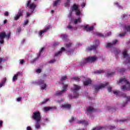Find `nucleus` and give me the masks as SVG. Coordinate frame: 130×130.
I'll list each match as a JSON object with an SVG mask.
<instances>
[{
    "label": "nucleus",
    "mask_w": 130,
    "mask_h": 130,
    "mask_svg": "<svg viewBox=\"0 0 130 130\" xmlns=\"http://www.w3.org/2000/svg\"><path fill=\"white\" fill-rule=\"evenodd\" d=\"M122 82H123V83H125L126 84V86L125 85H123L121 86V90L123 91H127V90H130L129 82H128L125 78H122L119 81V83H122Z\"/></svg>",
    "instance_id": "f257e3e1"
},
{
    "label": "nucleus",
    "mask_w": 130,
    "mask_h": 130,
    "mask_svg": "<svg viewBox=\"0 0 130 130\" xmlns=\"http://www.w3.org/2000/svg\"><path fill=\"white\" fill-rule=\"evenodd\" d=\"M5 38H6V39H9V38H11V32H9L7 35L5 31H2L0 32L1 44H4V43H5V41L4 40Z\"/></svg>",
    "instance_id": "f03ea898"
},
{
    "label": "nucleus",
    "mask_w": 130,
    "mask_h": 130,
    "mask_svg": "<svg viewBox=\"0 0 130 130\" xmlns=\"http://www.w3.org/2000/svg\"><path fill=\"white\" fill-rule=\"evenodd\" d=\"M95 60H97V57L94 56L92 57H88L86 58L84 60L82 61L80 63V66L83 67L84 64H86V63H88V62H94Z\"/></svg>",
    "instance_id": "7ed1b4c3"
},
{
    "label": "nucleus",
    "mask_w": 130,
    "mask_h": 130,
    "mask_svg": "<svg viewBox=\"0 0 130 130\" xmlns=\"http://www.w3.org/2000/svg\"><path fill=\"white\" fill-rule=\"evenodd\" d=\"M32 119L36 120V121H41V113L39 111H35L33 113L32 117Z\"/></svg>",
    "instance_id": "20e7f679"
},
{
    "label": "nucleus",
    "mask_w": 130,
    "mask_h": 130,
    "mask_svg": "<svg viewBox=\"0 0 130 130\" xmlns=\"http://www.w3.org/2000/svg\"><path fill=\"white\" fill-rule=\"evenodd\" d=\"M81 90V86L76 84H74V87L72 88V91L74 93V98H78L79 97V93L78 91Z\"/></svg>",
    "instance_id": "39448f33"
},
{
    "label": "nucleus",
    "mask_w": 130,
    "mask_h": 130,
    "mask_svg": "<svg viewBox=\"0 0 130 130\" xmlns=\"http://www.w3.org/2000/svg\"><path fill=\"white\" fill-rule=\"evenodd\" d=\"M123 57L124 58L126 57L125 63H130V57L128 54H127V49H125L123 52Z\"/></svg>",
    "instance_id": "423d86ee"
},
{
    "label": "nucleus",
    "mask_w": 130,
    "mask_h": 130,
    "mask_svg": "<svg viewBox=\"0 0 130 130\" xmlns=\"http://www.w3.org/2000/svg\"><path fill=\"white\" fill-rule=\"evenodd\" d=\"M27 7L31 11H35V9H36V4H31V0H29L27 1V3L26 4Z\"/></svg>",
    "instance_id": "0eeeda50"
},
{
    "label": "nucleus",
    "mask_w": 130,
    "mask_h": 130,
    "mask_svg": "<svg viewBox=\"0 0 130 130\" xmlns=\"http://www.w3.org/2000/svg\"><path fill=\"white\" fill-rule=\"evenodd\" d=\"M68 85L67 84L63 85L62 90L60 91H56L55 95L56 96H60V95H62L63 93L66 92L67 89L68 88Z\"/></svg>",
    "instance_id": "6e6552de"
},
{
    "label": "nucleus",
    "mask_w": 130,
    "mask_h": 130,
    "mask_svg": "<svg viewBox=\"0 0 130 130\" xmlns=\"http://www.w3.org/2000/svg\"><path fill=\"white\" fill-rule=\"evenodd\" d=\"M107 85H108V82L106 83L105 84H102L100 85H94V90L95 91H99V90L105 88Z\"/></svg>",
    "instance_id": "1a4fd4ad"
},
{
    "label": "nucleus",
    "mask_w": 130,
    "mask_h": 130,
    "mask_svg": "<svg viewBox=\"0 0 130 130\" xmlns=\"http://www.w3.org/2000/svg\"><path fill=\"white\" fill-rule=\"evenodd\" d=\"M84 30H86V32H91V31H93L94 30V26L92 25L90 27H89V25L86 24V25H84Z\"/></svg>",
    "instance_id": "9d476101"
},
{
    "label": "nucleus",
    "mask_w": 130,
    "mask_h": 130,
    "mask_svg": "<svg viewBox=\"0 0 130 130\" xmlns=\"http://www.w3.org/2000/svg\"><path fill=\"white\" fill-rule=\"evenodd\" d=\"M20 17H23V12L21 10H19L18 14L15 15L14 17V20L15 21H18L20 19Z\"/></svg>",
    "instance_id": "9b49d317"
},
{
    "label": "nucleus",
    "mask_w": 130,
    "mask_h": 130,
    "mask_svg": "<svg viewBox=\"0 0 130 130\" xmlns=\"http://www.w3.org/2000/svg\"><path fill=\"white\" fill-rule=\"evenodd\" d=\"M38 84L42 86V90H44L46 88V84L44 83V80H41L38 82Z\"/></svg>",
    "instance_id": "f8f14e48"
},
{
    "label": "nucleus",
    "mask_w": 130,
    "mask_h": 130,
    "mask_svg": "<svg viewBox=\"0 0 130 130\" xmlns=\"http://www.w3.org/2000/svg\"><path fill=\"white\" fill-rule=\"evenodd\" d=\"M50 29V26L48 25L47 27H46V28L45 29H43V30H41L39 32V35L40 36H41V37H42V35L43 34V33H45V32H47V31Z\"/></svg>",
    "instance_id": "ddd939ff"
},
{
    "label": "nucleus",
    "mask_w": 130,
    "mask_h": 130,
    "mask_svg": "<svg viewBox=\"0 0 130 130\" xmlns=\"http://www.w3.org/2000/svg\"><path fill=\"white\" fill-rule=\"evenodd\" d=\"M118 42L117 40H115L112 41L111 43H108L106 45V47H111V46H113V45H115Z\"/></svg>",
    "instance_id": "4468645a"
},
{
    "label": "nucleus",
    "mask_w": 130,
    "mask_h": 130,
    "mask_svg": "<svg viewBox=\"0 0 130 130\" xmlns=\"http://www.w3.org/2000/svg\"><path fill=\"white\" fill-rule=\"evenodd\" d=\"M97 47L95 46H90L86 48V51H92V50H96Z\"/></svg>",
    "instance_id": "2eb2a0df"
},
{
    "label": "nucleus",
    "mask_w": 130,
    "mask_h": 130,
    "mask_svg": "<svg viewBox=\"0 0 130 130\" xmlns=\"http://www.w3.org/2000/svg\"><path fill=\"white\" fill-rule=\"evenodd\" d=\"M78 10H79V5H77L76 4H74L72 6L71 11L74 12V11H77Z\"/></svg>",
    "instance_id": "dca6fc26"
},
{
    "label": "nucleus",
    "mask_w": 130,
    "mask_h": 130,
    "mask_svg": "<svg viewBox=\"0 0 130 130\" xmlns=\"http://www.w3.org/2000/svg\"><path fill=\"white\" fill-rule=\"evenodd\" d=\"M62 108H64L65 109H71L72 108V105L71 104H64L61 106Z\"/></svg>",
    "instance_id": "f3484780"
},
{
    "label": "nucleus",
    "mask_w": 130,
    "mask_h": 130,
    "mask_svg": "<svg viewBox=\"0 0 130 130\" xmlns=\"http://www.w3.org/2000/svg\"><path fill=\"white\" fill-rule=\"evenodd\" d=\"M68 79V77H67V75H64V76H62L61 79H60V81L61 82L62 85H63L64 82Z\"/></svg>",
    "instance_id": "a211bd4d"
},
{
    "label": "nucleus",
    "mask_w": 130,
    "mask_h": 130,
    "mask_svg": "<svg viewBox=\"0 0 130 130\" xmlns=\"http://www.w3.org/2000/svg\"><path fill=\"white\" fill-rule=\"evenodd\" d=\"M66 50V49L64 47L61 48V50L58 52L57 53H56L55 54V56H57V55H59V54L62 53V51H64Z\"/></svg>",
    "instance_id": "6ab92c4d"
},
{
    "label": "nucleus",
    "mask_w": 130,
    "mask_h": 130,
    "mask_svg": "<svg viewBox=\"0 0 130 130\" xmlns=\"http://www.w3.org/2000/svg\"><path fill=\"white\" fill-rule=\"evenodd\" d=\"M87 111L89 114H91L92 113V111H94V108L92 107H88L87 108Z\"/></svg>",
    "instance_id": "aec40b11"
},
{
    "label": "nucleus",
    "mask_w": 130,
    "mask_h": 130,
    "mask_svg": "<svg viewBox=\"0 0 130 130\" xmlns=\"http://www.w3.org/2000/svg\"><path fill=\"white\" fill-rule=\"evenodd\" d=\"M78 23H82V18H78L74 20V24L75 25H77V24H78Z\"/></svg>",
    "instance_id": "412c9836"
},
{
    "label": "nucleus",
    "mask_w": 130,
    "mask_h": 130,
    "mask_svg": "<svg viewBox=\"0 0 130 130\" xmlns=\"http://www.w3.org/2000/svg\"><path fill=\"white\" fill-rule=\"evenodd\" d=\"M67 28L68 29H69L70 31H74V30H77V28H74L72 25H70V23H69Z\"/></svg>",
    "instance_id": "4be33fe9"
},
{
    "label": "nucleus",
    "mask_w": 130,
    "mask_h": 130,
    "mask_svg": "<svg viewBox=\"0 0 130 130\" xmlns=\"http://www.w3.org/2000/svg\"><path fill=\"white\" fill-rule=\"evenodd\" d=\"M7 82V78L5 77L3 79V80L0 83V88H2L4 85H5V83Z\"/></svg>",
    "instance_id": "5701e85b"
},
{
    "label": "nucleus",
    "mask_w": 130,
    "mask_h": 130,
    "mask_svg": "<svg viewBox=\"0 0 130 130\" xmlns=\"http://www.w3.org/2000/svg\"><path fill=\"white\" fill-rule=\"evenodd\" d=\"M125 98H127V101L125 103L122 105V107H124L126 104H127V101H130V96H127L126 95H125Z\"/></svg>",
    "instance_id": "b1692460"
},
{
    "label": "nucleus",
    "mask_w": 130,
    "mask_h": 130,
    "mask_svg": "<svg viewBox=\"0 0 130 130\" xmlns=\"http://www.w3.org/2000/svg\"><path fill=\"white\" fill-rule=\"evenodd\" d=\"M50 109H56V107H54L53 108L52 107H45L44 108V110L45 111H48L49 110H50Z\"/></svg>",
    "instance_id": "393cba45"
},
{
    "label": "nucleus",
    "mask_w": 130,
    "mask_h": 130,
    "mask_svg": "<svg viewBox=\"0 0 130 130\" xmlns=\"http://www.w3.org/2000/svg\"><path fill=\"white\" fill-rule=\"evenodd\" d=\"M78 123H82V124H84V125H88V122L85 120H80L78 122Z\"/></svg>",
    "instance_id": "a878e982"
},
{
    "label": "nucleus",
    "mask_w": 130,
    "mask_h": 130,
    "mask_svg": "<svg viewBox=\"0 0 130 130\" xmlns=\"http://www.w3.org/2000/svg\"><path fill=\"white\" fill-rule=\"evenodd\" d=\"M92 81H91V80H87V81H85L84 82V86H88V85H89V84H91V82Z\"/></svg>",
    "instance_id": "bb28decb"
},
{
    "label": "nucleus",
    "mask_w": 130,
    "mask_h": 130,
    "mask_svg": "<svg viewBox=\"0 0 130 130\" xmlns=\"http://www.w3.org/2000/svg\"><path fill=\"white\" fill-rule=\"evenodd\" d=\"M60 3V0H56L54 2L53 7H56L58 5V3Z\"/></svg>",
    "instance_id": "cd10ccee"
},
{
    "label": "nucleus",
    "mask_w": 130,
    "mask_h": 130,
    "mask_svg": "<svg viewBox=\"0 0 130 130\" xmlns=\"http://www.w3.org/2000/svg\"><path fill=\"white\" fill-rule=\"evenodd\" d=\"M40 121H36V128H39L40 127Z\"/></svg>",
    "instance_id": "c85d7f7f"
},
{
    "label": "nucleus",
    "mask_w": 130,
    "mask_h": 130,
    "mask_svg": "<svg viewBox=\"0 0 130 130\" xmlns=\"http://www.w3.org/2000/svg\"><path fill=\"white\" fill-rule=\"evenodd\" d=\"M73 52H74V51L73 50L66 51V53H67L68 55H71L72 53H73Z\"/></svg>",
    "instance_id": "c756f323"
},
{
    "label": "nucleus",
    "mask_w": 130,
    "mask_h": 130,
    "mask_svg": "<svg viewBox=\"0 0 130 130\" xmlns=\"http://www.w3.org/2000/svg\"><path fill=\"white\" fill-rule=\"evenodd\" d=\"M72 44H73L72 43H69L66 44V48H70V47H71Z\"/></svg>",
    "instance_id": "7c9ffc66"
},
{
    "label": "nucleus",
    "mask_w": 130,
    "mask_h": 130,
    "mask_svg": "<svg viewBox=\"0 0 130 130\" xmlns=\"http://www.w3.org/2000/svg\"><path fill=\"white\" fill-rule=\"evenodd\" d=\"M115 74V72H108L107 74L108 77H112V76L114 75Z\"/></svg>",
    "instance_id": "2f4dec72"
},
{
    "label": "nucleus",
    "mask_w": 130,
    "mask_h": 130,
    "mask_svg": "<svg viewBox=\"0 0 130 130\" xmlns=\"http://www.w3.org/2000/svg\"><path fill=\"white\" fill-rule=\"evenodd\" d=\"M104 73V70H98L95 72V74H103Z\"/></svg>",
    "instance_id": "473e14b6"
},
{
    "label": "nucleus",
    "mask_w": 130,
    "mask_h": 130,
    "mask_svg": "<svg viewBox=\"0 0 130 130\" xmlns=\"http://www.w3.org/2000/svg\"><path fill=\"white\" fill-rule=\"evenodd\" d=\"M76 14L77 16H80L81 15V11H80V9H78L77 10H75Z\"/></svg>",
    "instance_id": "72a5a7b5"
},
{
    "label": "nucleus",
    "mask_w": 130,
    "mask_h": 130,
    "mask_svg": "<svg viewBox=\"0 0 130 130\" xmlns=\"http://www.w3.org/2000/svg\"><path fill=\"white\" fill-rule=\"evenodd\" d=\"M126 70L124 68H122L119 69V73H120V74H123V73H124L125 72Z\"/></svg>",
    "instance_id": "f704fd0d"
},
{
    "label": "nucleus",
    "mask_w": 130,
    "mask_h": 130,
    "mask_svg": "<svg viewBox=\"0 0 130 130\" xmlns=\"http://www.w3.org/2000/svg\"><path fill=\"white\" fill-rule=\"evenodd\" d=\"M18 80V76L15 74L13 77V81L16 82Z\"/></svg>",
    "instance_id": "c9c22d12"
},
{
    "label": "nucleus",
    "mask_w": 130,
    "mask_h": 130,
    "mask_svg": "<svg viewBox=\"0 0 130 130\" xmlns=\"http://www.w3.org/2000/svg\"><path fill=\"white\" fill-rule=\"evenodd\" d=\"M43 51H44V47H43L41 48L40 53L38 54V57H39L40 56V55H41V53H42V52H43Z\"/></svg>",
    "instance_id": "e433bc0d"
},
{
    "label": "nucleus",
    "mask_w": 130,
    "mask_h": 130,
    "mask_svg": "<svg viewBox=\"0 0 130 130\" xmlns=\"http://www.w3.org/2000/svg\"><path fill=\"white\" fill-rule=\"evenodd\" d=\"M96 35L97 36H99L100 37H105L104 35L99 32H96Z\"/></svg>",
    "instance_id": "4c0bfd02"
},
{
    "label": "nucleus",
    "mask_w": 130,
    "mask_h": 130,
    "mask_svg": "<svg viewBox=\"0 0 130 130\" xmlns=\"http://www.w3.org/2000/svg\"><path fill=\"white\" fill-rule=\"evenodd\" d=\"M120 53V50H115V55H117V54Z\"/></svg>",
    "instance_id": "58836bf2"
},
{
    "label": "nucleus",
    "mask_w": 130,
    "mask_h": 130,
    "mask_svg": "<svg viewBox=\"0 0 130 130\" xmlns=\"http://www.w3.org/2000/svg\"><path fill=\"white\" fill-rule=\"evenodd\" d=\"M125 34H126V32L125 31H124V32H123L122 34H120L119 35V36H120V37H123V36H125Z\"/></svg>",
    "instance_id": "ea45409f"
},
{
    "label": "nucleus",
    "mask_w": 130,
    "mask_h": 130,
    "mask_svg": "<svg viewBox=\"0 0 130 130\" xmlns=\"http://www.w3.org/2000/svg\"><path fill=\"white\" fill-rule=\"evenodd\" d=\"M56 60L55 59H53L49 61V63H54Z\"/></svg>",
    "instance_id": "a19ab883"
},
{
    "label": "nucleus",
    "mask_w": 130,
    "mask_h": 130,
    "mask_svg": "<svg viewBox=\"0 0 130 130\" xmlns=\"http://www.w3.org/2000/svg\"><path fill=\"white\" fill-rule=\"evenodd\" d=\"M73 80H75V81H76L77 82H78V81H80V78L75 77H73Z\"/></svg>",
    "instance_id": "79ce46f5"
},
{
    "label": "nucleus",
    "mask_w": 130,
    "mask_h": 130,
    "mask_svg": "<svg viewBox=\"0 0 130 130\" xmlns=\"http://www.w3.org/2000/svg\"><path fill=\"white\" fill-rule=\"evenodd\" d=\"M125 29H126V31H127L128 32H130V26L128 25V26L125 27Z\"/></svg>",
    "instance_id": "37998d69"
},
{
    "label": "nucleus",
    "mask_w": 130,
    "mask_h": 130,
    "mask_svg": "<svg viewBox=\"0 0 130 130\" xmlns=\"http://www.w3.org/2000/svg\"><path fill=\"white\" fill-rule=\"evenodd\" d=\"M47 101H49V99H46L45 100L43 101L42 102V104H44L45 103H46V102H47Z\"/></svg>",
    "instance_id": "c03bdc74"
},
{
    "label": "nucleus",
    "mask_w": 130,
    "mask_h": 130,
    "mask_svg": "<svg viewBox=\"0 0 130 130\" xmlns=\"http://www.w3.org/2000/svg\"><path fill=\"white\" fill-rule=\"evenodd\" d=\"M61 37L62 39H67V37H68V36H67L66 35H63L61 36Z\"/></svg>",
    "instance_id": "a18cd8bd"
},
{
    "label": "nucleus",
    "mask_w": 130,
    "mask_h": 130,
    "mask_svg": "<svg viewBox=\"0 0 130 130\" xmlns=\"http://www.w3.org/2000/svg\"><path fill=\"white\" fill-rule=\"evenodd\" d=\"M16 75L17 77L21 76H22V72H17V74H16Z\"/></svg>",
    "instance_id": "49530a36"
},
{
    "label": "nucleus",
    "mask_w": 130,
    "mask_h": 130,
    "mask_svg": "<svg viewBox=\"0 0 130 130\" xmlns=\"http://www.w3.org/2000/svg\"><path fill=\"white\" fill-rule=\"evenodd\" d=\"M28 23H29V20H26L24 21L23 25H27Z\"/></svg>",
    "instance_id": "de8ad7c7"
},
{
    "label": "nucleus",
    "mask_w": 130,
    "mask_h": 130,
    "mask_svg": "<svg viewBox=\"0 0 130 130\" xmlns=\"http://www.w3.org/2000/svg\"><path fill=\"white\" fill-rule=\"evenodd\" d=\"M111 32H108L105 35V37H107V36H111Z\"/></svg>",
    "instance_id": "09e8293b"
},
{
    "label": "nucleus",
    "mask_w": 130,
    "mask_h": 130,
    "mask_svg": "<svg viewBox=\"0 0 130 130\" xmlns=\"http://www.w3.org/2000/svg\"><path fill=\"white\" fill-rule=\"evenodd\" d=\"M6 60L4 58H0V64L3 62V61H5Z\"/></svg>",
    "instance_id": "8fccbe9b"
},
{
    "label": "nucleus",
    "mask_w": 130,
    "mask_h": 130,
    "mask_svg": "<svg viewBox=\"0 0 130 130\" xmlns=\"http://www.w3.org/2000/svg\"><path fill=\"white\" fill-rule=\"evenodd\" d=\"M119 121L120 123H121V122H124V121H126V119L124 120H119V121H117V122Z\"/></svg>",
    "instance_id": "3c124183"
},
{
    "label": "nucleus",
    "mask_w": 130,
    "mask_h": 130,
    "mask_svg": "<svg viewBox=\"0 0 130 130\" xmlns=\"http://www.w3.org/2000/svg\"><path fill=\"white\" fill-rule=\"evenodd\" d=\"M16 32H17L18 33H20V32H21V27H19L17 28Z\"/></svg>",
    "instance_id": "603ef678"
},
{
    "label": "nucleus",
    "mask_w": 130,
    "mask_h": 130,
    "mask_svg": "<svg viewBox=\"0 0 130 130\" xmlns=\"http://www.w3.org/2000/svg\"><path fill=\"white\" fill-rule=\"evenodd\" d=\"M75 120V118L74 117H72L71 119L70 120V122H73Z\"/></svg>",
    "instance_id": "864d4df0"
},
{
    "label": "nucleus",
    "mask_w": 130,
    "mask_h": 130,
    "mask_svg": "<svg viewBox=\"0 0 130 130\" xmlns=\"http://www.w3.org/2000/svg\"><path fill=\"white\" fill-rule=\"evenodd\" d=\"M5 16H6V17H8L9 16V12L6 11L5 12V13H4Z\"/></svg>",
    "instance_id": "5fc2aeb1"
},
{
    "label": "nucleus",
    "mask_w": 130,
    "mask_h": 130,
    "mask_svg": "<svg viewBox=\"0 0 130 130\" xmlns=\"http://www.w3.org/2000/svg\"><path fill=\"white\" fill-rule=\"evenodd\" d=\"M112 90V88H111V87L109 86L108 87V92H111Z\"/></svg>",
    "instance_id": "6e6d98bb"
},
{
    "label": "nucleus",
    "mask_w": 130,
    "mask_h": 130,
    "mask_svg": "<svg viewBox=\"0 0 130 130\" xmlns=\"http://www.w3.org/2000/svg\"><path fill=\"white\" fill-rule=\"evenodd\" d=\"M21 100H22V98H21V97H19L17 99V102H20V101H21Z\"/></svg>",
    "instance_id": "4d7b16f0"
},
{
    "label": "nucleus",
    "mask_w": 130,
    "mask_h": 130,
    "mask_svg": "<svg viewBox=\"0 0 130 130\" xmlns=\"http://www.w3.org/2000/svg\"><path fill=\"white\" fill-rule=\"evenodd\" d=\"M24 62H25V60L24 59H22L20 61V63L21 64V66H23V63H24Z\"/></svg>",
    "instance_id": "13d9d810"
},
{
    "label": "nucleus",
    "mask_w": 130,
    "mask_h": 130,
    "mask_svg": "<svg viewBox=\"0 0 130 130\" xmlns=\"http://www.w3.org/2000/svg\"><path fill=\"white\" fill-rule=\"evenodd\" d=\"M118 93H119V92H117L115 91H113V93L115 94V95H116V96H117V95L118 94Z\"/></svg>",
    "instance_id": "bf43d9fd"
},
{
    "label": "nucleus",
    "mask_w": 130,
    "mask_h": 130,
    "mask_svg": "<svg viewBox=\"0 0 130 130\" xmlns=\"http://www.w3.org/2000/svg\"><path fill=\"white\" fill-rule=\"evenodd\" d=\"M37 73H41V69H38L36 70Z\"/></svg>",
    "instance_id": "052dcab7"
},
{
    "label": "nucleus",
    "mask_w": 130,
    "mask_h": 130,
    "mask_svg": "<svg viewBox=\"0 0 130 130\" xmlns=\"http://www.w3.org/2000/svg\"><path fill=\"white\" fill-rule=\"evenodd\" d=\"M109 128H110V129H114V128H115V127L113 126H110Z\"/></svg>",
    "instance_id": "680f3d73"
},
{
    "label": "nucleus",
    "mask_w": 130,
    "mask_h": 130,
    "mask_svg": "<svg viewBox=\"0 0 130 130\" xmlns=\"http://www.w3.org/2000/svg\"><path fill=\"white\" fill-rule=\"evenodd\" d=\"M3 121L1 120L0 121V127H2V126H3Z\"/></svg>",
    "instance_id": "e2e57ef3"
},
{
    "label": "nucleus",
    "mask_w": 130,
    "mask_h": 130,
    "mask_svg": "<svg viewBox=\"0 0 130 130\" xmlns=\"http://www.w3.org/2000/svg\"><path fill=\"white\" fill-rule=\"evenodd\" d=\"M108 109H109V110H111V111H113V110H114V109H111V107H108Z\"/></svg>",
    "instance_id": "0e129e2a"
},
{
    "label": "nucleus",
    "mask_w": 130,
    "mask_h": 130,
    "mask_svg": "<svg viewBox=\"0 0 130 130\" xmlns=\"http://www.w3.org/2000/svg\"><path fill=\"white\" fill-rule=\"evenodd\" d=\"M58 44H59L58 42H55L54 43L53 45H54V46H56L58 45Z\"/></svg>",
    "instance_id": "69168bd1"
},
{
    "label": "nucleus",
    "mask_w": 130,
    "mask_h": 130,
    "mask_svg": "<svg viewBox=\"0 0 130 130\" xmlns=\"http://www.w3.org/2000/svg\"><path fill=\"white\" fill-rule=\"evenodd\" d=\"M26 130H32V128L30 126H27L26 127Z\"/></svg>",
    "instance_id": "338daca9"
},
{
    "label": "nucleus",
    "mask_w": 130,
    "mask_h": 130,
    "mask_svg": "<svg viewBox=\"0 0 130 130\" xmlns=\"http://www.w3.org/2000/svg\"><path fill=\"white\" fill-rule=\"evenodd\" d=\"M85 6H86V4H85V3H82L81 4L82 8H84Z\"/></svg>",
    "instance_id": "774afa93"
}]
</instances>
